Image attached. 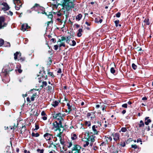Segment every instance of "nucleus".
<instances>
[{
    "mask_svg": "<svg viewBox=\"0 0 153 153\" xmlns=\"http://www.w3.org/2000/svg\"><path fill=\"white\" fill-rule=\"evenodd\" d=\"M85 138L82 139L83 142V146L84 147H86L89 144V146L92 147L93 145L94 142L95 141V136L94 135H91L89 132L85 133Z\"/></svg>",
    "mask_w": 153,
    "mask_h": 153,
    "instance_id": "1",
    "label": "nucleus"
},
{
    "mask_svg": "<svg viewBox=\"0 0 153 153\" xmlns=\"http://www.w3.org/2000/svg\"><path fill=\"white\" fill-rule=\"evenodd\" d=\"M75 3V0H61L60 4L62 7V9L68 11L74 7Z\"/></svg>",
    "mask_w": 153,
    "mask_h": 153,
    "instance_id": "2",
    "label": "nucleus"
},
{
    "mask_svg": "<svg viewBox=\"0 0 153 153\" xmlns=\"http://www.w3.org/2000/svg\"><path fill=\"white\" fill-rule=\"evenodd\" d=\"M32 9L37 11L38 13L45 14L47 15L46 13L45 12V8L43 7L40 6L39 4H36Z\"/></svg>",
    "mask_w": 153,
    "mask_h": 153,
    "instance_id": "3",
    "label": "nucleus"
},
{
    "mask_svg": "<svg viewBox=\"0 0 153 153\" xmlns=\"http://www.w3.org/2000/svg\"><path fill=\"white\" fill-rule=\"evenodd\" d=\"M53 117L57 120L58 122H62V121L63 120V117H64V115L60 113L54 114L53 115Z\"/></svg>",
    "mask_w": 153,
    "mask_h": 153,
    "instance_id": "4",
    "label": "nucleus"
},
{
    "mask_svg": "<svg viewBox=\"0 0 153 153\" xmlns=\"http://www.w3.org/2000/svg\"><path fill=\"white\" fill-rule=\"evenodd\" d=\"M81 147L78 145H75L72 148V153H81Z\"/></svg>",
    "mask_w": 153,
    "mask_h": 153,
    "instance_id": "5",
    "label": "nucleus"
},
{
    "mask_svg": "<svg viewBox=\"0 0 153 153\" xmlns=\"http://www.w3.org/2000/svg\"><path fill=\"white\" fill-rule=\"evenodd\" d=\"M50 2L49 3L51 4V5L52 6V7L55 8H57L59 5L61 6L60 3H58L57 2L58 0H49Z\"/></svg>",
    "mask_w": 153,
    "mask_h": 153,
    "instance_id": "6",
    "label": "nucleus"
},
{
    "mask_svg": "<svg viewBox=\"0 0 153 153\" xmlns=\"http://www.w3.org/2000/svg\"><path fill=\"white\" fill-rule=\"evenodd\" d=\"M14 4H15V9L17 10H18L21 7L22 3L20 0H13Z\"/></svg>",
    "mask_w": 153,
    "mask_h": 153,
    "instance_id": "7",
    "label": "nucleus"
},
{
    "mask_svg": "<svg viewBox=\"0 0 153 153\" xmlns=\"http://www.w3.org/2000/svg\"><path fill=\"white\" fill-rule=\"evenodd\" d=\"M4 22V18L3 17H0V29L4 28L7 26V23Z\"/></svg>",
    "mask_w": 153,
    "mask_h": 153,
    "instance_id": "8",
    "label": "nucleus"
},
{
    "mask_svg": "<svg viewBox=\"0 0 153 153\" xmlns=\"http://www.w3.org/2000/svg\"><path fill=\"white\" fill-rule=\"evenodd\" d=\"M9 9V7L6 3L4 2L0 4V10H7Z\"/></svg>",
    "mask_w": 153,
    "mask_h": 153,
    "instance_id": "9",
    "label": "nucleus"
},
{
    "mask_svg": "<svg viewBox=\"0 0 153 153\" xmlns=\"http://www.w3.org/2000/svg\"><path fill=\"white\" fill-rule=\"evenodd\" d=\"M53 124V127L56 128V130L59 129L60 127H62V122L60 123V122H57L56 121Z\"/></svg>",
    "mask_w": 153,
    "mask_h": 153,
    "instance_id": "10",
    "label": "nucleus"
},
{
    "mask_svg": "<svg viewBox=\"0 0 153 153\" xmlns=\"http://www.w3.org/2000/svg\"><path fill=\"white\" fill-rule=\"evenodd\" d=\"M92 130L94 134L95 135H97L99 132V129L98 126L94 125L92 126Z\"/></svg>",
    "mask_w": 153,
    "mask_h": 153,
    "instance_id": "11",
    "label": "nucleus"
},
{
    "mask_svg": "<svg viewBox=\"0 0 153 153\" xmlns=\"http://www.w3.org/2000/svg\"><path fill=\"white\" fill-rule=\"evenodd\" d=\"M44 137L47 140H50L53 138V135L48 133H46L44 134Z\"/></svg>",
    "mask_w": 153,
    "mask_h": 153,
    "instance_id": "12",
    "label": "nucleus"
},
{
    "mask_svg": "<svg viewBox=\"0 0 153 153\" xmlns=\"http://www.w3.org/2000/svg\"><path fill=\"white\" fill-rule=\"evenodd\" d=\"M113 139L115 141H117L120 139V134L119 133H115L112 134Z\"/></svg>",
    "mask_w": 153,
    "mask_h": 153,
    "instance_id": "13",
    "label": "nucleus"
},
{
    "mask_svg": "<svg viewBox=\"0 0 153 153\" xmlns=\"http://www.w3.org/2000/svg\"><path fill=\"white\" fill-rule=\"evenodd\" d=\"M30 27L28 26L27 24H23L22 25V30L23 31H25L27 29Z\"/></svg>",
    "mask_w": 153,
    "mask_h": 153,
    "instance_id": "14",
    "label": "nucleus"
},
{
    "mask_svg": "<svg viewBox=\"0 0 153 153\" xmlns=\"http://www.w3.org/2000/svg\"><path fill=\"white\" fill-rule=\"evenodd\" d=\"M149 117H146L145 119V123L146 125H148L151 122V120L149 119Z\"/></svg>",
    "mask_w": 153,
    "mask_h": 153,
    "instance_id": "15",
    "label": "nucleus"
},
{
    "mask_svg": "<svg viewBox=\"0 0 153 153\" xmlns=\"http://www.w3.org/2000/svg\"><path fill=\"white\" fill-rule=\"evenodd\" d=\"M71 139L73 140H75L77 139V136L75 134H73L71 135Z\"/></svg>",
    "mask_w": 153,
    "mask_h": 153,
    "instance_id": "16",
    "label": "nucleus"
},
{
    "mask_svg": "<svg viewBox=\"0 0 153 153\" xmlns=\"http://www.w3.org/2000/svg\"><path fill=\"white\" fill-rule=\"evenodd\" d=\"M84 123V126L86 127H89L91 126V123L89 121H85Z\"/></svg>",
    "mask_w": 153,
    "mask_h": 153,
    "instance_id": "17",
    "label": "nucleus"
},
{
    "mask_svg": "<svg viewBox=\"0 0 153 153\" xmlns=\"http://www.w3.org/2000/svg\"><path fill=\"white\" fill-rule=\"evenodd\" d=\"M18 55H19V56H21V53L18 52H16L14 54V59L15 60H16L17 59Z\"/></svg>",
    "mask_w": 153,
    "mask_h": 153,
    "instance_id": "18",
    "label": "nucleus"
},
{
    "mask_svg": "<svg viewBox=\"0 0 153 153\" xmlns=\"http://www.w3.org/2000/svg\"><path fill=\"white\" fill-rule=\"evenodd\" d=\"M82 28H80L78 30V32L77 33V36L78 37H81L82 36Z\"/></svg>",
    "mask_w": 153,
    "mask_h": 153,
    "instance_id": "19",
    "label": "nucleus"
},
{
    "mask_svg": "<svg viewBox=\"0 0 153 153\" xmlns=\"http://www.w3.org/2000/svg\"><path fill=\"white\" fill-rule=\"evenodd\" d=\"M59 104V102L57 101H53L51 105L52 106H53L54 107H55L56 106H57Z\"/></svg>",
    "mask_w": 153,
    "mask_h": 153,
    "instance_id": "20",
    "label": "nucleus"
},
{
    "mask_svg": "<svg viewBox=\"0 0 153 153\" xmlns=\"http://www.w3.org/2000/svg\"><path fill=\"white\" fill-rule=\"evenodd\" d=\"M138 125L139 128H141L144 127L145 124L143 121L141 120L140 121V123L138 124Z\"/></svg>",
    "mask_w": 153,
    "mask_h": 153,
    "instance_id": "21",
    "label": "nucleus"
},
{
    "mask_svg": "<svg viewBox=\"0 0 153 153\" xmlns=\"http://www.w3.org/2000/svg\"><path fill=\"white\" fill-rule=\"evenodd\" d=\"M94 21L96 23H101L102 21V19H99L97 18L95 19Z\"/></svg>",
    "mask_w": 153,
    "mask_h": 153,
    "instance_id": "22",
    "label": "nucleus"
},
{
    "mask_svg": "<svg viewBox=\"0 0 153 153\" xmlns=\"http://www.w3.org/2000/svg\"><path fill=\"white\" fill-rule=\"evenodd\" d=\"M82 17V14H79L76 16V19L78 21H79L81 19Z\"/></svg>",
    "mask_w": 153,
    "mask_h": 153,
    "instance_id": "23",
    "label": "nucleus"
},
{
    "mask_svg": "<svg viewBox=\"0 0 153 153\" xmlns=\"http://www.w3.org/2000/svg\"><path fill=\"white\" fill-rule=\"evenodd\" d=\"M48 75L49 76H50L53 78L55 77V76L53 74V72H49V70L48 71Z\"/></svg>",
    "mask_w": 153,
    "mask_h": 153,
    "instance_id": "24",
    "label": "nucleus"
},
{
    "mask_svg": "<svg viewBox=\"0 0 153 153\" xmlns=\"http://www.w3.org/2000/svg\"><path fill=\"white\" fill-rule=\"evenodd\" d=\"M119 20H117L114 21V23L115 24V26L116 27H117L118 26L121 27V25L120 24H119Z\"/></svg>",
    "mask_w": 153,
    "mask_h": 153,
    "instance_id": "25",
    "label": "nucleus"
},
{
    "mask_svg": "<svg viewBox=\"0 0 153 153\" xmlns=\"http://www.w3.org/2000/svg\"><path fill=\"white\" fill-rule=\"evenodd\" d=\"M67 105L68 107V109L69 111V112H70L72 110L71 107L72 105H71L69 103H67Z\"/></svg>",
    "mask_w": 153,
    "mask_h": 153,
    "instance_id": "26",
    "label": "nucleus"
},
{
    "mask_svg": "<svg viewBox=\"0 0 153 153\" xmlns=\"http://www.w3.org/2000/svg\"><path fill=\"white\" fill-rule=\"evenodd\" d=\"M18 60L20 61L21 62H23L25 60L24 57H21L20 56H18Z\"/></svg>",
    "mask_w": 153,
    "mask_h": 153,
    "instance_id": "27",
    "label": "nucleus"
},
{
    "mask_svg": "<svg viewBox=\"0 0 153 153\" xmlns=\"http://www.w3.org/2000/svg\"><path fill=\"white\" fill-rule=\"evenodd\" d=\"M32 135L33 137H37L39 136V134L38 133H35L34 132H32Z\"/></svg>",
    "mask_w": 153,
    "mask_h": 153,
    "instance_id": "28",
    "label": "nucleus"
},
{
    "mask_svg": "<svg viewBox=\"0 0 153 153\" xmlns=\"http://www.w3.org/2000/svg\"><path fill=\"white\" fill-rule=\"evenodd\" d=\"M71 38V37H70L69 36L67 37L66 40V42L68 44H70V39Z\"/></svg>",
    "mask_w": 153,
    "mask_h": 153,
    "instance_id": "29",
    "label": "nucleus"
},
{
    "mask_svg": "<svg viewBox=\"0 0 153 153\" xmlns=\"http://www.w3.org/2000/svg\"><path fill=\"white\" fill-rule=\"evenodd\" d=\"M98 149V147L95 145V143L93 146L92 149L96 151Z\"/></svg>",
    "mask_w": 153,
    "mask_h": 153,
    "instance_id": "30",
    "label": "nucleus"
},
{
    "mask_svg": "<svg viewBox=\"0 0 153 153\" xmlns=\"http://www.w3.org/2000/svg\"><path fill=\"white\" fill-rule=\"evenodd\" d=\"M36 93L35 94H34L33 95L32 97L31 98V100L32 101H33L34 100V98L36 97Z\"/></svg>",
    "mask_w": 153,
    "mask_h": 153,
    "instance_id": "31",
    "label": "nucleus"
},
{
    "mask_svg": "<svg viewBox=\"0 0 153 153\" xmlns=\"http://www.w3.org/2000/svg\"><path fill=\"white\" fill-rule=\"evenodd\" d=\"M110 71L112 74H114L115 72V70L113 67H112L110 69Z\"/></svg>",
    "mask_w": 153,
    "mask_h": 153,
    "instance_id": "32",
    "label": "nucleus"
},
{
    "mask_svg": "<svg viewBox=\"0 0 153 153\" xmlns=\"http://www.w3.org/2000/svg\"><path fill=\"white\" fill-rule=\"evenodd\" d=\"M144 22H145L146 24L147 25H149V19H145L144 20Z\"/></svg>",
    "mask_w": 153,
    "mask_h": 153,
    "instance_id": "33",
    "label": "nucleus"
},
{
    "mask_svg": "<svg viewBox=\"0 0 153 153\" xmlns=\"http://www.w3.org/2000/svg\"><path fill=\"white\" fill-rule=\"evenodd\" d=\"M60 143L61 144H62V145H64L65 142L63 139H62V138H60Z\"/></svg>",
    "mask_w": 153,
    "mask_h": 153,
    "instance_id": "34",
    "label": "nucleus"
},
{
    "mask_svg": "<svg viewBox=\"0 0 153 153\" xmlns=\"http://www.w3.org/2000/svg\"><path fill=\"white\" fill-rule=\"evenodd\" d=\"M44 151V150L43 149H37V151L38 152H39V153H43Z\"/></svg>",
    "mask_w": 153,
    "mask_h": 153,
    "instance_id": "35",
    "label": "nucleus"
},
{
    "mask_svg": "<svg viewBox=\"0 0 153 153\" xmlns=\"http://www.w3.org/2000/svg\"><path fill=\"white\" fill-rule=\"evenodd\" d=\"M120 145L122 147H124L126 146V143L124 142H121L120 143Z\"/></svg>",
    "mask_w": 153,
    "mask_h": 153,
    "instance_id": "36",
    "label": "nucleus"
},
{
    "mask_svg": "<svg viewBox=\"0 0 153 153\" xmlns=\"http://www.w3.org/2000/svg\"><path fill=\"white\" fill-rule=\"evenodd\" d=\"M132 67L135 70L137 68V66L135 65L134 63H133L132 65Z\"/></svg>",
    "mask_w": 153,
    "mask_h": 153,
    "instance_id": "37",
    "label": "nucleus"
},
{
    "mask_svg": "<svg viewBox=\"0 0 153 153\" xmlns=\"http://www.w3.org/2000/svg\"><path fill=\"white\" fill-rule=\"evenodd\" d=\"M121 131L123 132H126L127 131V129L125 127H123L121 128Z\"/></svg>",
    "mask_w": 153,
    "mask_h": 153,
    "instance_id": "38",
    "label": "nucleus"
},
{
    "mask_svg": "<svg viewBox=\"0 0 153 153\" xmlns=\"http://www.w3.org/2000/svg\"><path fill=\"white\" fill-rule=\"evenodd\" d=\"M62 46H63L64 47H65V43L64 42H61V43L59 45V47H61Z\"/></svg>",
    "mask_w": 153,
    "mask_h": 153,
    "instance_id": "39",
    "label": "nucleus"
},
{
    "mask_svg": "<svg viewBox=\"0 0 153 153\" xmlns=\"http://www.w3.org/2000/svg\"><path fill=\"white\" fill-rule=\"evenodd\" d=\"M70 45L72 46H74L76 45V42L74 40L72 41V44H70Z\"/></svg>",
    "mask_w": 153,
    "mask_h": 153,
    "instance_id": "40",
    "label": "nucleus"
},
{
    "mask_svg": "<svg viewBox=\"0 0 153 153\" xmlns=\"http://www.w3.org/2000/svg\"><path fill=\"white\" fill-rule=\"evenodd\" d=\"M4 43V40L2 39H0V46H2Z\"/></svg>",
    "mask_w": 153,
    "mask_h": 153,
    "instance_id": "41",
    "label": "nucleus"
},
{
    "mask_svg": "<svg viewBox=\"0 0 153 153\" xmlns=\"http://www.w3.org/2000/svg\"><path fill=\"white\" fill-rule=\"evenodd\" d=\"M131 147L132 148H134V149H136L137 148L138 146L136 145H132Z\"/></svg>",
    "mask_w": 153,
    "mask_h": 153,
    "instance_id": "42",
    "label": "nucleus"
},
{
    "mask_svg": "<svg viewBox=\"0 0 153 153\" xmlns=\"http://www.w3.org/2000/svg\"><path fill=\"white\" fill-rule=\"evenodd\" d=\"M62 134V132H60L59 134H57V136L59 137L60 139V138H62L61 137Z\"/></svg>",
    "mask_w": 153,
    "mask_h": 153,
    "instance_id": "43",
    "label": "nucleus"
},
{
    "mask_svg": "<svg viewBox=\"0 0 153 153\" xmlns=\"http://www.w3.org/2000/svg\"><path fill=\"white\" fill-rule=\"evenodd\" d=\"M121 15V13L120 12H118L116 14V16L118 18L120 17Z\"/></svg>",
    "mask_w": 153,
    "mask_h": 153,
    "instance_id": "44",
    "label": "nucleus"
},
{
    "mask_svg": "<svg viewBox=\"0 0 153 153\" xmlns=\"http://www.w3.org/2000/svg\"><path fill=\"white\" fill-rule=\"evenodd\" d=\"M47 82L46 81H43L42 82V85L43 86L45 87L47 85Z\"/></svg>",
    "mask_w": 153,
    "mask_h": 153,
    "instance_id": "45",
    "label": "nucleus"
},
{
    "mask_svg": "<svg viewBox=\"0 0 153 153\" xmlns=\"http://www.w3.org/2000/svg\"><path fill=\"white\" fill-rule=\"evenodd\" d=\"M107 139H106L107 140H109L110 141H111L112 140V138L111 137H107Z\"/></svg>",
    "mask_w": 153,
    "mask_h": 153,
    "instance_id": "46",
    "label": "nucleus"
},
{
    "mask_svg": "<svg viewBox=\"0 0 153 153\" xmlns=\"http://www.w3.org/2000/svg\"><path fill=\"white\" fill-rule=\"evenodd\" d=\"M81 126L80 127V129H84L85 128V127H84V124L81 123Z\"/></svg>",
    "mask_w": 153,
    "mask_h": 153,
    "instance_id": "47",
    "label": "nucleus"
},
{
    "mask_svg": "<svg viewBox=\"0 0 153 153\" xmlns=\"http://www.w3.org/2000/svg\"><path fill=\"white\" fill-rule=\"evenodd\" d=\"M122 106L123 108H127V104L126 103H125L124 104H123L122 105Z\"/></svg>",
    "mask_w": 153,
    "mask_h": 153,
    "instance_id": "48",
    "label": "nucleus"
},
{
    "mask_svg": "<svg viewBox=\"0 0 153 153\" xmlns=\"http://www.w3.org/2000/svg\"><path fill=\"white\" fill-rule=\"evenodd\" d=\"M41 114L42 116H45L46 115V114L44 111H43L42 112Z\"/></svg>",
    "mask_w": 153,
    "mask_h": 153,
    "instance_id": "49",
    "label": "nucleus"
},
{
    "mask_svg": "<svg viewBox=\"0 0 153 153\" xmlns=\"http://www.w3.org/2000/svg\"><path fill=\"white\" fill-rule=\"evenodd\" d=\"M72 146V143L70 142L68 143V148L71 147Z\"/></svg>",
    "mask_w": 153,
    "mask_h": 153,
    "instance_id": "50",
    "label": "nucleus"
},
{
    "mask_svg": "<svg viewBox=\"0 0 153 153\" xmlns=\"http://www.w3.org/2000/svg\"><path fill=\"white\" fill-rule=\"evenodd\" d=\"M61 40H62V41L63 42L65 40H66V38H65V37L63 36V37H62L61 38Z\"/></svg>",
    "mask_w": 153,
    "mask_h": 153,
    "instance_id": "51",
    "label": "nucleus"
},
{
    "mask_svg": "<svg viewBox=\"0 0 153 153\" xmlns=\"http://www.w3.org/2000/svg\"><path fill=\"white\" fill-rule=\"evenodd\" d=\"M42 119L44 120H46L47 119V117L46 116V115L45 116H43V117H42Z\"/></svg>",
    "mask_w": 153,
    "mask_h": 153,
    "instance_id": "52",
    "label": "nucleus"
},
{
    "mask_svg": "<svg viewBox=\"0 0 153 153\" xmlns=\"http://www.w3.org/2000/svg\"><path fill=\"white\" fill-rule=\"evenodd\" d=\"M57 15L58 16H60L62 15V13L59 12H58L56 13Z\"/></svg>",
    "mask_w": 153,
    "mask_h": 153,
    "instance_id": "53",
    "label": "nucleus"
},
{
    "mask_svg": "<svg viewBox=\"0 0 153 153\" xmlns=\"http://www.w3.org/2000/svg\"><path fill=\"white\" fill-rule=\"evenodd\" d=\"M56 20L57 21L59 22V23H62V20L60 18H57V19Z\"/></svg>",
    "mask_w": 153,
    "mask_h": 153,
    "instance_id": "54",
    "label": "nucleus"
},
{
    "mask_svg": "<svg viewBox=\"0 0 153 153\" xmlns=\"http://www.w3.org/2000/svg\"><path fill=\"white\" fill-rule=\"evenodd\" d=\"M91 113H88L87 114V117L88 118H89V117L91 116Z\"/></svg>",
    "mask_w": 153,
    "mask_h": 153,
    "instance_id": "55",
    "label": "nucleus"
},
{
    "mask_svg": "<svg viewBox=\"0 0 153 153\" xmlns=\"http://www.w3.org/2000/svg\"><path fill=\"white\" fill-rule=\"evenodd\" d=\"M48 89L49 91H51L52 89V87L51 86H48Z\"/></svg>",
    "mask_w": 153,
    "mask_h": 153,
    "instance_id": "56",
    "label": "nucleus"
},
{
    "mask_svg": "<svg viewBox=\"0 0 153 153\" xmlns=\"http://www.w3.org/2000/svg\"><path fill=\"white\" fill-rule=\"evenodd\" d=\"M58 48V46L57 45H55L54 46V49L55 50H57Z\"/></svg>",
    "mask_w": 153,
    "mask_h": 153,
    "instance_id": "57",
    "label": "nucleus"
},
{
    "mask_svg": "<svg viewBox=\"0 0 153 153\" xmlns=\"http://www.w3.org/2000/svg\"><path fill=\"white\" fill-rule=\"evenodd\" d=\"M35 128L34 129V130H38L39 128V126L37 125H36L35 126Z\"/></svg>",
    "mask_w": 153,
    "mask_h": 153,
    "instance_id": "58",
    "label": "nucleus"
},
{
    "mask_svg": "<svg viewBox=\"0 0 153 153\" xmlns=\"http://www.w3.org/2000/svg\"><path fill=\"white\" fill-rule=\"evenodd\" d=\"M13 14V12L10 11H9V12L8 13V15H10V16H12Z\"/></svg>",
    "mask_w": 153,
    "mask_h": 153,
    "instance_id": "59",
    "label": "nucleus"
},
{
    "mask_svg": "<svg viewBox=\"0 0 153 153\" xmlns=\"http://www.w3.org/2000/svg\"><path fill=\"white\" fill-rule=\"evenodd\" d=\"M62 72V70L61 69L59 68L58 71L57 73H60Z\"/></svg>",
    "mask_w": 153,
    "mask_h": 153,
    "instance_id": "60",
    "label": "nucleus"
},
{
    "mask_svg": "<svg viewBox=\"0 0 153 153\" xmlns=\"http://www.w3.org/2000/svg\"><path fill=\"white\" fill-rule=\"evenodd\" d=\"M137 51H140L142 50V48H141L137 47Z\"/></svg>",
    "mask_w": 153,
    "mask_h": 153,
    "instance_id": "61",
    "label": "nucleus"
},
{
    "mask_svg": "<svg viewBox=\"0 0 153 153\" xmlns=\"http://www.w3.org/2000/svg\"><path fill=\"white\" fill-rule=\"evenodd\" d=\"M24 153H30L29 151H27V150H25L24 151Z\"/></svg>",
    "mask_w": 153,
    "mask_h": 153,
    "instance_id": "62",
    "label": "nucleus"
},
{
    "mask_svg": "<svg viewBox=\"0 0 153 153\" xmlns=\"http://www.w3.org/2000/svg\"><path fill=\"white\" fill-rule=\"evenodd\" d=\"M7 47H10V44L9 42H7V45H6Z\"/></svg>",
    "mask_w": 153,
    "mask_h": 153,
    "instance_id": "63",
    "label": "nucleus"
},
{
    "mask_svg": "<svg viewBox=\"0 0 153 153\" xmlns=\"http://www.w3.org/2000/svg\"><path fill=\"white\" fill-rule=\"evenodd\" d=\"M137 143H138L139 142H142L141 139H137Z\"/></svg>",
    "mask_w": 153,
    "mask_h": 153,
    "instance_id": "64",
    "label": "nucleus"
}]
</instances>
